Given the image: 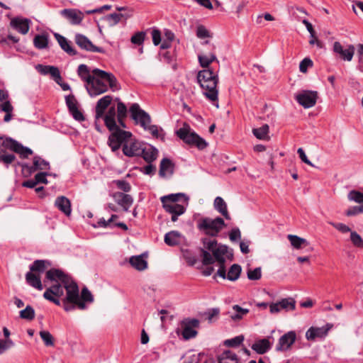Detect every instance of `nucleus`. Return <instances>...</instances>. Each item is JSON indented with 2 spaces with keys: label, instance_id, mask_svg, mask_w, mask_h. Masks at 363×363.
Here are the masks:
<instances>
[{
  "label": "nucleus",
  "instance_id": "54",
  "mask_svg": "<svg viewBox=\"0 0 363 363\" xmlns=\"http://www.w3.org/2000/svg\"><path fill=\"white\" fill-rule=\"evenodd\" d=\"M247 278L250 280L256 281L261 279L262 269L260 267H257L254 269H249L247 273Z\"/></svg>",
  "mask_w": 363,
  "mask_h": 363
},
{
  "label": "nucleus",
  "instance_id": "49",
  "mask_svg": "<svg viewBox=\"0 0 363 363\" xmlns=\"http://www.w3.org/2000/svg\"><path fill=\"white\" fill-rule=\"evenodd\" d=\"M20 317L23 319L32 320L35 318V311L30 306H27L25 309L20 311Z\"/></svg>",
  "mask_w": 363,
  "mask_h": 363
},
{
  "label": "nucleus",
  "instance_id": "30",
  "mask_svg": "<svg viewBox=\"0 0 363 363\" xmlns=\"http://www.w3.org/2000/svg\"><path fill=\"white\" fill-rule=\"evenodd\" d=\"M17 141L11 138L0 136V153H4L7 150L14 151Z\"/></svg>",
  "mask_w": 363,
  "mask_h": 363
},
{
  "label": "nucleus",
  "instance_id": "5",
  "mask_svg": "<svg viewBox=\"0 0 363 363\" xmlns=\"http://www.w3.org/2000/svg\"><path fill=\"white\" fill-rule=\"evenodd\" d=\"M224 226V220L220 217L215 219L203 218L197 223V228L200 231L211 237L217 236Z\"/></svg>",
  "mask_w": 363,
  "mask_h": 363
},
{
  "label": "nucleus",
  "instance_id": "14",
  "mask_svg": "<svg viewBox=\"0 0 363 363\" xmlns=\"http://www.w3.org/2000/svg\"><path fill=\"white\" fill-rule=\"evenodd\" d=\"M60 14L72 25H79L84 18V13L76 9H65L60 11Z\"/></svg>",
  "mask_w": 363,
  "mask_h": 363
},
{
  "label": "nucleus",
  "instance_id": "7",
  "mask_svg": "<svg viewBox=\"0 0 363 363\" xmlns=\"http://www.w3.org/2000/svg\"><path fill=\"white\" fill-rule=\"evenodd\" d=\"M199 325L200 322L196 318H184L180 322L182 330L177 329V334L178 335H181L186 340L194 338L198 334L196 329L199 328Z\"/></svg>",
  "mask_w": 363,
  "mask_h": 363
},
{
  "label": "nucleus",
  "instance_id": "59",
  "mask_svg": "<svg viewBox=\"0 0 363 363\" xmlns=\"http://www.w3.org/2000/svg\"><path fill=\"white\" fill-rule=\"evenodd\" d=\"M49 74L51 75V77L56 83L60 84V82H61L62 80V77L60 75V70L57 67L50 66L49 68Z\"/></svg>",
  "mask_w": 363,
  "mask_h": 363
},
{
  "label": "nucleus",
  "instance_id": "3",
  "mask_svg": "<svg viewBox=\"0 0 363 363\" xmlns=\"http://www.w3.org/2000/svg\"><path fill=\"white\" fill-rule=\"evenodd\" d=\"M197 81L201 87L205 90L204 95L211 101H218V91L217 84L218 75L211 69L199 71L197 74Z\"/></svg>",
  "mask_w": 363,
  "mask_h": 363
},
{
  "label": "nucleus",
  "instance_id": "9",
  "mask_svg": "<svg viewBox=\"0 0 363 363\" xmlns=\"http://www.w3.org/2000/svg\"><path fill=\"white\" fill-rule=\"evenodd\" d=\"M56 284L48 288L43 294V297L57 306L61 305L60 298L64 295V285L59 281L56 280Z\"/></svg>",
  "mask_w": 363,
  "mask_h": 363
},
{
  "label": "nucleus",
  "instance_id": "42",
  "mask_svg": "<svg viewBox=\"0 0 363 363\" xmlns=\"http://www.w3.org/2000/svg\"><path fill=\"white\" fill-rule=\"evenodd\" d=\"M34 46L40 50L45 49L48 45V35H36L33 39Z\"/></svg>",
  "mask_w": 363,
  "mask_h": 363
},
{
  "label": "nucleus",
  "instance_id": "33",
  "mask_svg": "<svg viewBox=\"0 0 363 363\" xmlns=\"http://www.w3.org/2000/svg\"><path fill=\"white\" fill-rule=\"evenodd\" d=\"M130 264L139 271L144 270L147 267V262L143 258V255L132 256L130 258Z\"/></svg>",
  "mask_w": 363,
  "mask_h": 363
},
{
  "label": "nucleus",
  "instance_id": "41",
  "mask_svg": "<svg viewBox=\"0 0 363 363\" xmlns=\"http://www.w3.org/2000/svg\"><path fill=\"white\" fill-rule=\"evenodd\" d=\"M242 272L240 265L233 264L229 269L227 273V279L230 281H234L238 279Z\"/></svg>",
  "mask_w": 363,
  "mask_h": 363
},
{
  "label": "nucleus",
  "instance_id": "62",
  "mask_svg": "<svg viewBox=\"0 0 363 363\" xmlns=\"http://www.w3.org/2000/svg\"><path fill=\"white\" fill-rule=\"evenodd\" d=\"M13 345V342L11 339L0 340V354H3Z\"/></svg>",
  "mask_w": 363,
  "mask_h": 363
},
{
  "label": "nucleus",
  "instance_id": "12",
  "mask_svg": "<svg viewBox=\"0 0 363 363\" xmlns=\"http://www.w3.org/2000/svg\"><path fill=\"white\" fill-rule=\"evenodd\" d=\"M123 152L125 156L129 157L140 156L143 152L142 145L138 140L132 138L131 136L124 141Z\"/></svg>",
  "mask_w": 363,
  "mask_h": 363
},
{
  "label": "nucleus",
  "instance_id": "45",
  "mask_svg": "<svg viewBox=\"0 0 363 363\" xmlns=\"http://www.w3.org/2000/svg\"><path fill=\"white\" fill-rule=\"evenodd\" d=\"M141 155L146 162H151L156 160L157 155V150L152 147H151L149 149H145L143 147V152L141 153Z\"/></svg>",
  "mask_w": 363,
  "mask_h": 363
},
{
  "label": "nucleus",
  "instance_id": "63",
  "mask_svg": "<svg viewBox=\"0 0 363 363\" xmlns=\"http://www.w3.org/2000/svg\"><path fill=\"white\" fill-rule=\"evenodd\" d=\"M196 36L199 38L203 39L210 37V33L205 26L201 25L196 28Z\"/></svg>",
  "mask_w": 363,
  "mask_h": 363
},
{
  "label": "nucleus",
  "instance_id": "37",
  "mask_svg": "<svg viewBox=\"0 0 363 363\" xmlns=\"http://www.w3.org/2000/svg\"><path fill=\"white\" fill-rule=\"evenodd\" d=\"M162 207L168 213L184 214L186 211V207L179 203L162 204Z\"/></svg>",
  "mask_w": 363,
  "mask_h": 363
},
{
  "label": "nucleus",
  "instance_id": "36",
  "mask_svg": "<svg viewBox=\"0 0 363 363\" xmlns=\"http://www.w3.org/2000/svg\"><path fill=\"white\" fill-rule=\"evenodd\" d=\"M269 125L267 124H264L259 128H254L252 130V133L257 139L269 140L270 137L269 136Z\"/></svg>",
  "mask_w": 363,
  "mask_h": 363
},
{
  "label": "nucleus",
  "instance_id": "27",
  "mask_svg": "<svg viewBox=\"0 0 363 363\" xmlns=\"http://www.w3.org/2000/svg\"><path fill=\"white\" fill-rule=\"evenodd\" d=\"M181 199H184L186 203H187L189 198L184 194L182 193L172 194L162 196L160 198V201L162 204H172L178 203L177 202L179 201Z\"/></svg>",
  "mask_w": 363,
  "mask_h": 363
},
{
  "label": "nucleus",
  "instance_id": "25",
  "mask_svg": "<svg viewBox=\"0 0 363 363\" xmlns=\"http://www.w3.org/2000/svg\"><path fill=\"white\" fill-rule=\"evenodd\" d=\"M272 347V344L269 339L263 338L255 342L251 346V348L257 354H263L268 352Z\"/></svg>",
  "mask_w": 363,
  "mask_h": 363
},
{
  "label": "nucleus",
  "instance_id": "53",
  "mask_svg": "<svg viewBox=\"0 0 363 363\" xmlns=\"http://www.w3.org/2000/svg\"><path fill=\"white\" fill-rule=\"evenodd\" d=\"M350 240L354 247L363 248V239L357 232L351 231Z\"/></svg>",
  "mask_w": 363,
  "mask_h": 363
},
{
  "label": "nucleus",
  "instance_id": "24",
  "mask_svg": "<svg viewBox=\"0 0 363 363\" xmlns=\"http://www.w3.org/2000/svg\"><path fill=\"white\" fill-rule=\"evenodd\" d=\"M116 108L114 106H111L109 108L106 114L102 117L104 118L106 126L110 131L119 128L116 124Z\"/></svg>",
  "mask_w": 363,
  "mask_h": 363
},
{
  "label": "nucleus",
  "instance_id": "26",
  "mask_svg": "<svg viewBox=\"0 0 363 363\" xmlns=\"http://www.w3.org/2000/svg\"><path fill=\"white\" fill-rule=\"evenodd\" d=\"M174 164L168 158H163L160 162L159 174L162 177L171 176L174 173Z\"/></svg>",
  "mask_w": 363,
  "mask_h": 363
},
{
  "label": "nucleus",
  "instance_id": "39",
  "mask_svg": "<svg viewBox=\"0 0 363 363\" xmlns=\"http://www.w3.org/2000/svg\"><path fill=\"white\" fill-rule=\"evenodd\" d=\"M233 310L234 311V313H232L230 317L234 321H238L241 320L245 315H246L249 313V309L243 308L240 307L239 305L233 306Z\"/></svg>",
  "mask_w": 363,
  "mask_h": 363
},
{
  "label": "nucleus",
  "instance_id": "2",
  "mask_svg": "<svg viewBox=\"0 0 363 363\" xmlns=\"http://www.w3.org/2000/svg\"><path fill=\"white\" fill-rule=\"evenodd\" d=\"M130 113L131 118L135 121V124L140 125L145 130H148L154 138L162 140H164L165 133L164 130L156 125L150 124V116L143 110L138 104L135 103L131 105Z\"/></svg>",
  "mask_w": 363,
  "mask_h": 363
},
{
  "label": "nucleus",
  "instance_id": "56",
  "mask_svg": "<svg viewBox=\"0 0 363 363\" xmlns=\"http://www.w3.org/2000/svg\"><path fill=\"white\" fill-rule=\"evenodd\" d=\"M145 33L144 32H137L131 37L130 41L133 44L141 45L145 40Z\"/></svg>",
  "mask_w": 363,
  "mask_h": 363
},
{
  "label": "nucleus",
  "instance_id": "61",
  "mask_svg": "<svg viewBox=\"0 0 363 363\" xmlns=\"http://www.w3.org/2000/svg\"><path fill=\"white\" fill-rule=\"evenodd\" d=\"M203 264L204 265H210L214 262V257L212 256L208 251L202 250Z\"/></svg>",
  "mask_w": 363,
  "mask_h": 363
},
{
  "label": "nucleus",
  "instance_id": "21",
  "mask_svg": "<svg viewBox=\"0 0 363 363\" xmlns=\"http://www.w3.org/2000/svg\"><path fill=\"white\" fill-rule=\"evenodd\" d=\"M113 197L115 201L121 206L124 211H128L133 203V198L123 192H116Z\"/></svg>",
  "mask_w": 363,
  "mask_h": 363
},
{
  "label": "nucleus",
  "instance_id": "35",
  "mask_svg": "<svg viewBox=\"0 0 363 363\" xmlns=\"http://www.w3.org/2000/svg\"><path fill=\"white\" fill-rule=\"evenodd\" d=\"M287 239L290 242L291 245L296 249L305 247L309 245V242L307 240L295 235H288Z\"/></svg>",
  "mask_w": 363,
  "mask_h": 363
},
{
  "label": "nucleus",
  "instance_id": "32",
  "mask_svg": "<svg viewBox=\"0 0 363 363\" xmlns=\"http://www.w3.org/2000/svg\"><path fill=\"white\" fill-rule=\"evenodd\" d=\"M181 241V234L176 230L170 231L164 235V242L169 246H175Z\"/></svg>",
  "mask_w": 363,
  "mask_h": 363
},
{
  "label": "nucleus",
  "instance_id": "4",
  "mask_svg": "<svg viewBox=\"0 0 363 363\" xmlns=\"http://www.w3.org/2000/svg\"><path fill=\"white\" fill-rule=\"evenodd\" d=\"M51 266L48 260L37 259L30 266V272L26 274V280L30 286L41 291L43 289L40 277L35 273H43L46 269Z\"/></svg>",
  "mask_w": 363,
  "mask_h": 363
},
{
  "label": "nucleus",
  "instance_id": "55",
  "mask_svg": "<svg viewBox=\"0 0 363 363\" xmlns=\"http://www.w3.org/2000/svg\"><path fill=\"white\" fill-rule=\"evenodd\" d=\"M244 340V337L242 335L236 336L232 339L226 340L224 342L225 345L228 347H237L240 345Z\"/></svg>",
  "mask_w": 363,
  "mask_h": 363
},
{
  "label": "nucleus",
  "instance_id": "17",
  "mask_svg": "<svg viewBox=\"0 0 363 363\" xmlns=\"http://www.w3.org/2000/svg\"><path fill=\"white\" fill-rule=\"evenodd\" d=\"M296 301L293 298H283L280 301L269 305V310L272 313H276L281 310H294Z\"/></svg>",
  "mask_w": 363,
  "mask_h": 363
},
{
  "label": "nucleus",
  "instance_id": "29",
  "mask_svg": "<svg viewBox=\"0 0 363 363\" xmlns=\"http://www.w3.org/2000/svg\"><path fill=\"white\" fill-rule=\"evenodd\" d=\"M54 36L64 51L70 55H75L77 54V52L72 48L68 40L64 36L57 33L54 34Z\"/></svg>",
  "mask_w": 363,
  "mask_h": 363
},
{
  "label": "nucleus",
  "instance_id": "6",
  "mask_svg": "<svg viewBox=\"0 0 363 363\" xmlns=\"http://www.w3.org/2000/svg\"><path fill=\"white\" fill-rule=\"evenodd\" d=\"M177 135L185 143L196 146L199 150L207 147V143L195 132L191 131L189 125L184 123L183 127L176 131Z\"/></svg>",
  "mask_w": 363,
  "mask_h": 363
},
{
  "label": "nucleus",
  "instance_id": "47",
  "mask_svg": "<svg viewBox=\"0 0 363 363\" xmlns=\"http://www.w3.org/2000/svg\"><path fill=\"white\" fill-rule=\"evenodd\" d=\"M39 335L47 347H52L55 345L54 337L52 334L47 330H40Z\"/></svg>",
  "mask_w": 363,
  "mask_h": 363
},
{
  "label": "nucleus",
  "instance_id": "44",
  "mask_svg": "<svg viewBox=\"0 0 363 363\" xmlns=\"http://www.w3.org/2000/svg\"><path fill=\"white\" fill-rule=\"evenodd\" d=\"M198 58L201 66L204 68L208 67L209 65L213 61L218 62L216 55L213 53L199 55Z\"/></svg>",
  "mask_w": 363,
  "mask_h": 363
},
{
  "label": "nucleus",
  "instance_id": "10",
  "mask_svg": "<svg viewBox=\"0 0 363 363\" xmlns=\"http://www.w3.org/2000/svg\"><path fill=\"white\" fill-rule=\"evenodd\" d=\"M94 74V79L89 84L86 85V90L91 96H98L108 91V86L105 79H101L95 72V69L91 71Z\"/></svg>",
  "mask_w": 363,
  "mask_h": 363
},
{
  "label": "nucleus",
  "instance_id": "57",
  "mask_svg": "<svg viewBox=\"0 0 363 363\" xmlns=\"http://www.w3.org/2000/svg\"><path fill=\"white\" fill-rule=\"evenodd\" d=\"M16 159V156L13 154H8V153H0V162L6 164L7 167L11 164L14 160Z\"/></svg>",
  "mask_w": 363,
  "mask_h": 363
},
{
  "label": "nucleus",
  "instance_id": "40",
  "mask_svg": "<svg viewBox=\"0 0 363 363\" xmlns=\"http://www.w3.org/2000/svg\"><path fill=\"white\" fill-rule=\"evenodd\" d=\"M49 169V163L40 157L35 156L33 157V166L30 168V172L38 169L45 170Z\"/></svg>",
  "mask_w": 363,
  "mask_h": 363
},
{
  "label": "nucleus",
  "instance_id": "38",
  "mask_svg": "<svg viewBox=\"0 0 363 363\" xmlns=\"http://www.w3.org/2000/svg\"><path fill=\"white\" fill-rule=\"evenodd\" d=\"M228 252V247L226 245H219L217 247L215 250H213V255L214 257V259L219 263V264H225V259L224 257V255Z\"/></svg>",
  "mask_w": 363,
  "mask_h": 363
},
{
  "label": "nucleus",
  "instance_id": "43",
  "mask_svg": "<svg viewBox=\"0 0 363 363\" xmlns=\"http://www.w3.org/2000/svg\"><path fill=\"white\" fill-rule=\"evenodd\" d=\"M131 15H124L123 13H111L108 14L105 17L106 21L108 22L110 26H114L118 23L122 18H128Z\"/></svg>",
  "mask_w": 363,
  "mask_h": 363
},
{
  "label": "nucleus",
  "instance_id": "58",
  "mask_svg": "<svg viewBox=\"0 0 363 363\" xmlns=\"http://www.w3.org/2000/svg\"><path fill=\"white\" fill-rule=\"evenodd\" d=\"M113 183L119 189L123 191L124 192H128L131 189L130 184L125 180H114Z\"/></svg>",
  "mask_w": 363,
  "mask_h": 363
},
{
  "label": "nucleus",
  "instance_id": "50",
  "mask_svg": "<svg viewBox=\"0 0 363 363\" xmlns=\"http://www.w3.org/2000/svg\"><path fill=\"white\" fill-rule=\"evenodd\" d=\"M347 198L350 201L363 204V193L360 191L352 190L348 193Z\"/></svg>",
  "mask_w": 363,
  "mask_h": 363
},
{
  "label": "nucleus",
  "instance_id": "11",
  "mask_svg": "<svg viewBox=\"0 0 363 363\" xmlns=\"http://www.w3.org/2000/svg\"><path fill=\"white\" fill-rule=\"evenodd\" d=\"M295 99L303 108H309L315 105L318 99V92L303 90L295 96Z\"/></svg>",
  "mask_w": 363,
  "mask_h": 363
},
{
  "label": "nucleus",
  "instance_id": "22",
  "mask_svg": "<svg viewBox=\"0 0 363 363\" xmlns=\"http://www.w3.org/2000/svg\"><path fill=\"white\" fill-rule=\"evenodd\" d=\"M112 96L106 95L100 99L96 106V115L95 119L99 120L102 118L104 114V111L111 104Z\"/></svg>",
  "mask_w": 363,
  "mask_h": 363
},
{
  "label": "nucleus",
  "instance_id": "31",
  "mask_svg": "<svg viewBox=\"0 0 363 363\" xmlns=\"http://www.w3.org/2000/svg\"><path fill=\"white\" fill-rule=\"evenodd\" d=\"M77 73L79 77L89 84L94 79V74L90 73V70L87 65L82 64L78 67Z\"/></svg>",
  "mask_w": 363,
  "mask_h": 363
},
{
  "label": "nucleus",
  "instance_id": "20",
  "mask_svg": "<svg viewBox=\"0 0 363 363\" xmlns=\"http://www.w3.org/2000/svg\"><path fill=\"white\" fill-rule=\"evenodd\" d=\"M95 72L99 78L105 79L106 83L108 84V86L112 91H115L120 89V85L118 80L112 73L106 72L98 68L95 69Z\"/></svg>",
  "mask_w": 363,
  "mask_h": 363
},
{
  "label": "nucleus",
  "instance_id": "60",
  "mask_svg": "<svg viewBox=\"0 0 363 363\" xmlns=\"http://www.w3.org/2000/svg\"><path fill=\"white\" fill-rule=\"evenodd\" d=\"M313 61L310 58L306 57L300 62L299 70L302 73H306L308 68L313 67Z\"/></svg>",
  "mask_w": 363,
  "mask_h": 363
},
{
  "label": "nucleus",
  "instance_id": "15",
  "mask_svg": "<svg viewBox=\"0 0 363 363\" xmlns=\"http://www.w3.org/2000/svg\"><path fill=\"white\" fill-rule=\"evenodd\" d=\"M333 325L327 323L323 327H311L306 333V337L308 340H313L317 337H325L328 331L332 328Z\"/></svg>",
  "mask_w": 363,
  "mask_h": 363
},
{
  "label": "nucleus",
  "instance_id": "18",
  "mask_svg": "<svg viewBox=\"0 0 363 363\" xmlns=\"http://www.w3.org/2000/svg\"><path fill=\"white\" fill-rule=\"evenodd\" d=\"M296 333L294 331H290L285 333L279 339L278 344L276 346L277 351H286L295 342Z\"/></svg>",
  "mask_w": 363,
  "mask_h": 363
},
{
  "label": "nucleus",
  "instance_id": "13",
  "mask_svg": "<svg viewBox=\"0 0 363 363\" xmlns=\"http://www.w3.org/2000/svg\"><path fill=\"white\" fill-rule=\"evenodd\" d=\"M333 50L342 60L350 62L354 55L355 48L353 45H347L344 48L340 42L336 41L333 43Z\"/></svg>",
  "mask_w": 363,
  "mask_h": 363
},
{
  "label": "nucleus",
  "instance_id": "1",
  "mask_svg": "<svg viewBox=\"0 0 363 363\" xmlns=\"http://www.w3.org/2000/svg\"><path fill=\"white\" fill-rule=\"evenodd\" d=\"M46 279L50 281L59 280L63 284L66 290V296L62 300L61 303L65 311H73L76 307L80 310L86 309V306L79 298L78 285L69 276L60 269H50L46 272Z\"/></svg>",
  "mask_w": 363,
  "mask_h": 363
},
{
  "label": "nucleus",
  "instance_id": "28",
  "mask_svg": "<svg viewBox=\"0 0 363 363\" xmlns=\"http://www.w3.org/2000/svg\"><path fill=\"white\" fill-rule=\"evenodd\" d=\"M213 205L215 209L223 216L225 219H230V216L227 208V204L221 197L217 196L214 200Z\"/></svg>",
  "mask_w": 363,
  "mask_h": 363
},
{
  "label": "nucleus",
  "instance_id": "19",
  "mask_svg": "<svg viewBox=\"0 0 363 363\" xmlns=\"http://www.w3.org/2000/svg\"><path fill=\"white\" fill-rule=\"evenodd\" d=\"M30 23L28 18L16 17L11 20L10 26L21 34L26 35L29 30Z\"/></svg>",
  "mask_w": 363,
  "mask_h": 363
},
{
  "label": "nucleus",
  "instance_id": "8",
  "mask_svg": "<svg viewBox=\"0 0 363 363\" xmlns=\"http://www.w3.org/2000/svg\"><path fill=\"white\" fill-rule=\"evenodd\" d=\"M111 132L112 133L108 138V143L113 152L118 150L121 145L124 144V141L132 136L130 132L123 130L119 128Z\"/></svg>",
  "mask_w": 363,
  "mask_h": 363
},
{
  "label": "nucleus",
  "instance_id": "23",
  "mask_svg": "<svg viewBox=\"0 0 363 363\" xmlns=\"http://www.w3.org/2000/svg\"><path fill=\"white\" fill-rule=\"evenodd\" d=\"M55 206L67 216L71 215V202L66 196H60L57 197L55 201Z\"/></svg>",
  "mask_w": 363,
  "mask_h": 363
},
{
  "label": "nucleus",
  "instance_id": "64",
  "mask_svg": "<svg viewBox=\"0 0 363 363\" xmlns=\"http://www.w3.org/2000/svg\"><path fill=\"white\" fill-rule=\"evenodd\" d=\"M345 213L347 216H352L359 213H363V204L359 206H352L348 208Z\"/></svg>",
  "mask_w": 363,
  "mask_h": 363
},
{
  "label": "nucleus",
  "instance_id": "48",
  "mask_svg": "<svg viewBox=\"0 0 363 363\" xmlns=\"http://www.w3.org/2000/svg\"><path fill=\"white\" fill-rule=\"evenodd\" d=\"M16 153H18L21 157L27 158L29 155L33 154V151L31 149L23 146L21 144L17 142L16 145L15 147L14 151Z\"/></svg>",
  "mask_w": 363,
  "mask_h": 363
},
{
  "label": "nucleus",
  "instance_id": "46",
  "mask_svg": "<svg viewBox=\"0 0 363 363\" xmlns=\"http://www.w3.org/2000/svg\"><path fill=\"white\" fill-rule=\"evenodd\" d=\"M1 110L6 113L4 118V122H9L12 118V111L13 110V107L11 104L10 101H4L1 104Z\"/></svg>",
  "mask_w": 363,
  "mask_h": 363
},
{
  "label": "nucleus",
  "instance_id": "52",
  "mask_svg": "<svg viewBox=\"0 0 363 363\" xmlns=\"http://www.w3.org/2000/svg\"><path fill=\"white\" fill-rule=\"evenodd\" d=\"M79 298L80 301H83V303H84L85 304L86 303H92L94 301V296L91 294V291L86 287H84L82 289Z\"/></svg>",
  "mask_w": 363,
  "mask_h": 363
},
{
  "label": "nucleus",
  "instance_id": "16",
  "mask_svg": "<svg viewBox=\"0 0 363 363\" xmlns=\"http://www.w3.org/2000/svg\"><path fill=\"white\" fill-rule=\"evenodd\" d=\"M76 43L82 49L93 52L104 53V50L93 45V43L84 35L77 34L75 36Z\"/></svg>",
  "mask_w": 363,
  "mask_h": 363
},
{
  "label": "nucleus",
  "instance_id": "34",
  "mask_svg": "<svg viewBox=\"0 0 363 363\" xmlns=\"http://www.w3.org/2000/svg\"><path fill=\"white\" fill-rule=\"evenodd\" d=\"M218 363H239V360L236 354L225 350L218 357Z\"/></svg>",
  "mask_w": 363,
  "mask_h": 363
},
{
  "label": "nucleus",
  "instance_id": "51",
  "mask_svg": "<svg viewBox=\"0 0 363 363\" xmlns=\"http://www.w3.org/2000/svg\"><path fill=\"white\" fill-rule=\"evenodd\" d=\"M117 104V118H125L127 117L128 109L124 103L120 101L118 98L116 99Z\"/></svg>",
  "mask_w": 363,
  "mask_h": 363
}]
</instances>
